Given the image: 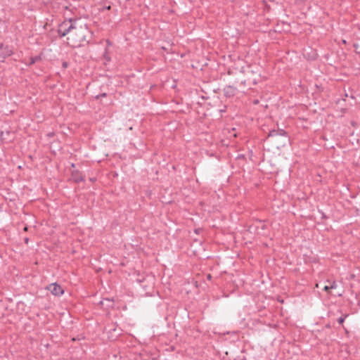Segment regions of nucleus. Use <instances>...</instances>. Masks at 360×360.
<instances>
[{"instance_id": "1", "label": "nucleus", "mask_w": 360, "mask_h": 360, "mask_svg": "<svg viewBox=\"0 0 360 360\" xmlns=\"http://www.w3.org/2000/svg\"><path fill=\"white\" fill-rule=\"evenodd\" d=\"M91 37V32L86 25L75 20L74 27L67 40L70 46L76 48L88 44Z\"/></svg>"}, {"instance_id": "2", "label": "nucleus", "mask_w": 360, "mask_h": 360, "mask_svg": "<svg viewBox=\"0 0 360 360\" xmlns=\"http://www.w3.org/2000/svg\"><path fill=\"white\" fill-rule=\"evenodd\" d=\"M75 25V20H69L60 23L58 26V32L60 37L70 36Z\"/></svg>"}, {"instance_id": "3", "label": "nucleus", "mask_w": 360, "mask_h": 360, "mask_svg": "<svg viewBox=\"0 0 360 360\" xmlns=\"http://www.w3.org/2000/svg\"><path fill=\"white\" fill-rule=\"evenodd\" d=\"M46 289L56 296L61 295L64 292L62 287L56 283L50 284Z\"/></svg>"}, {"instance_id": "4", "label": "nucleus", "mask_w": 360, "mask_h": 360, "mask_svg": "<svg viewBox=\"0 0 360 360\" xmlns=\"http://www.w3.org/2000/svg\"><path fill=\"white\" fill-rule=\"evenodd\" d=\"M278 136H281L283 137V142H284L283 146H284L285 142H287V141H288V138L285 135V132L283 130H281V131L272 130L269 132L268 136L269 137H277Z\"/></svg>"}, {"instance_id": "5", "label": "nucleus", "mask_w": 360, "mask_h": 360, "mask_svg": "<svg viewBox=\"0 0 360 360\" xmlns=\"http://www.w3.org/2000/svg\"><path fill=\"white\" fill-rule=\"evenodd\" d=\"M224 92L226 97H232L236 94L237 89L232 86H227L224 89Z\"/></svg>"}, {"instance_id": "6", "label": "nucleus", "mask_w": 360, "mask_h": 360, "mask_svg": "<svg viewBox=\"0 0 360 360\" xmlns=\"http://www.w3.org/2000/svg\"><path fill=\"white\" fill-rule=\"evenodd\" d=\"M72 177L75 182H79L83 180V177L81 174L78 172H73L72 174Z\"/></svg>"}, {"instance_id": "7", "label": "nucleus", "mask_w": 360, "mask_h": 360, "mask_svg": "<svg viewBox=\"0 0 360 360\" xmlns=\"http://www.w3.org/2000/svg\"><path fill=\"white\" fill-rule=\"evenodd\" d=\"M348 316V314H345L343 316L340 317L338 319V322L339 324H342L345 320V319Z\"/></svg>"}, {"instance_id": "8", "label": "nucleus", "mask_w": 360, "mask_h": 360, "mask_svg": "<svg viewBox=\"0 0 360 360\" xmlns=\"http://www.w3.org/2000/svg\"><path fill=\"white\" fill-rule=\"evenodd\" d=\"M329 288H330V289H335V288H337V284H336L335 281H333V282L332 283V284L330 285V287H329Z\"/></svg>"}, {"instance_id": "9", "label": "nucleus", "mask_w": 360, "mask_h": 360, "mask_svg": "<svg viewBox=\"0 0 360 360\" xmlns=\"http://www.w3.org/2000/svg\"><path fill=\"white\" fill-rule=\"evenodd\" d=\"M38 59H39V57L32 58L30 64H34Z\"/></svg>"}, {"instance_id": "10", "label": "nucleus", "mask_w": 360, "mask_h": 360, "mask_svg": "<svg viewBox=\"0 0 360 360\" xmlns=\"http://www.w3.org/2000/svg\"><path fill=\"white\" fill-rule=\"evenodd\" d=\"M105 96H106V94H105V93H103V94H100V95L96 96V98L98 99V98H101V97H105Z\"/></svg>"}, {"instance_id": "11", "label": "nucleus", "mask_w": 360, "mask_h": 360, "mask_svg": "<svg viewBox=\"0 0 360 360\" xmlns=\"http://www.w3.org/2000/svg\"><path fill=\"white\" fill-rule=\"evenodd\" d=\"M330 286L328 285H326L324 288H323V290L325 291H328L329 290H330V288H329Z\"/></svg>"}, {"instance_id": "12", "label": "nucleus", "mask_w": 360, "mask_h": 360, "mask_svg": "<svg viewBox=\"0 0 360 360\" xmlns=\"http://www.w3.org/2000/svg\"><path fill=\"white\" fill-rule=\"evenodd\" d=\"M207 279H208V280H210V279H211V278H212V276H211V275H210V274H208V275L207 276Z\"/></svg>"}, {"instance_id": "13", "label": "nucleus", "mask_w": 360, "mask_h": 360, "mask_svg": "<svg viewBox=\"0 0 360 360\" xmlns=\"http://www.w3.org/2000/svg\"><path fill=\"white\" fill-rule=\"evenodd\" d=\"M258 103H259L258 100H255L253 101V103L255 104V105L257 104Z\"/></svg>"}, {"instance_id": "14", "label": "nucleus", "mask_w": 360, "mask_h": 360, "mask_svg": "<svg viewBox=\"0 0 360 360\" xmlns=\"http://www.w3.org/2000/svg\"><path fill=\"white\" fill-rule=\"evenodd\" d=\"M25 243H28V238H25Z\"/></svg>"}, {"instance_id": "15", "label": "nucleus", "mask_w": 360, "mask_h": 360, "mask_svg": "<svg viewBox=\"0 0 360 360\" xmlns=\"http://www.w3.org/2000/svg\"><path fill=\"white\" fill-rule=\"evenodd\" d=\"M105 301H108V302H111V301H110V300H108V299H105Z\"/></svg>"}, {"instance_id": "16", "label": "nucleus", "mask_w": 360, "mask_h": 360, "mask_svg": "<svg viewBox=\"0 0 360 360\" xmlns=\"http://www.w3.org/2000/svg\"><path fill=\"white\" fill-rule=\"evenodd\" d=\"M24 230H25V231H27V226H25V227L24 228Z\"/></svg>"}, {"instance_id": "17", "label": "nucleus", "mask_w": 360, "mask_h": 360, "mask_svg": "<svg viewBox=\"0 0 360 360\" xmlns=\"http://www.w3.org/2000/svg\"><path fill=\"white\" fill-rule=\"evenodd\" d=\"M342 43L343 44H346V41L345 40H342Z\"/></svg>"}, {"instance_id": "18", "label": "nucleus", "mask_w": 360, "mask_h": 360, "mask_svg": "<svg viewBox=\"0 0 360 360\" xmlns=\"http://www.w3.org/2000/svg\"><path fill=\"white\" fill-rule=\"evenodd\" d=\"M101 304H103V300L101 301Z\"/></svg>"}, {"instance_id": "19", "label": "nucleus", "mask_w": 360, "mask_h": 360, "mask_svg": "<svg viewBox=\"0 0 360 360\" xmlns=\"http://www.w3.org/2000/svg\"><path fill=\"white\" fill-rule=\"evenodd\" d=\"M141 360H148V359H141Z\"/></svg>"}]
</instances>
